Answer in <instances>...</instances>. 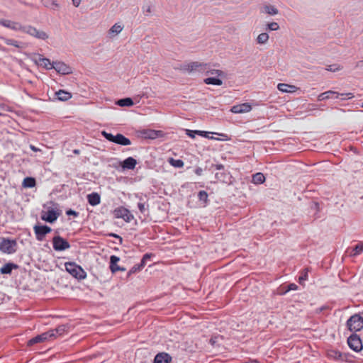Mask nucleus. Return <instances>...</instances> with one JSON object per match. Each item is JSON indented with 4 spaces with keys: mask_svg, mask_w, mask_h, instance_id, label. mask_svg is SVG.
<instances>
[{
    "mask_svg": "<svg viewBox=\"0 0 363 363\" xmlns=\"http://www.w3.org/2000/svg\"><path fill=\"white\" fill-rule=\"evenodd\" d=\"M72 1L73 2L74 6L76 7L79 6V5L81 2V0H72Z\"/></svg>",
    "mask_w": 363,
    "mask_h": 363,
    "instance_id": "052dcab7",
    "label": "nucleus"
},
{
    "mask_svg": "<svg viewBox=\"0 0 363 363\" xmlns=\"http://www.w3.org/2000/svg\"><path fill=\"white\" fill-rule=\"evenodd\" d=\"M52 69L61 74H68L72 73V68L62 62H53Z\"/></svg>",
    "mask_w": 363,
    "mask_h": 363,
    "instance_id": "2eb2a0df",
    "label": "nucleus"
},
{
    "mask_svg": "<svg viewBox=\"0 0 363 363\" xmlns=\"http://www.w3.org/2000/svg\"><path fill=\"white\" fill-rule=\"evenodd\" d=\"M21 32L38 39L45 40L48 38V35L45 32L38 30L36 28L31 26H23Z\"/></svg>",
    "mask_w": 363,
    "mask_h": 363,
    "instance_id": "0eeeda50",
    "label": "nucleus"
},
{
    "mask_svg": "<svg viewBox=\"0 0 363 363\" xmlns=\"http://www.w3.org/2000/svg\"><path fill=\"white\" fill-rule=\"evenodd\" d=\"M169 163L174 167H178V168H181L182 167H184V162L182 160H175L174 158H169Z\"/></svg>",
    "mask_w": 363,
    "mask_h": 363,
    "instance_id": "f704fd0d",
    "label": "nucleus"
},
{
    "mask_svg": "<svg viewBox=\"0 0 363 363\" xmlns=\"http://www.w3.org/2000/svg\"><path fill=\"white\" fill-rule=\"evenodd\" d=\"M153 256L151 253H146L143 255L141 261H140V266L145 267L147 262L150 259V258Z\"/></svg>",
    "mask_w": 363,
    "mask_h": 363,
    "instance_id": "37998d69",
    "label": "nucleus"
},
{
    "mask_svg": "<svg viewBox=\"0 0 363 363\" xmlns=\"http://www.w3.org/2000/svg\"><path fill=\"white\" fill-rule=\"evenodd\" d=\"M0 50L4 51L6 49L0 46Z\"/></svg>",
    "mask_w": 363,
    "mask_h": 363,
    "instance_id": "69168bd1",
    "label": "nucleus"
},
{
    "mask_svg": "<svg viewBox=\"0 0 363 363\" xmlns=\"http://www.w3.org/2000/svg\"><path fill=\"white\" fill-rule=\"evenodd\" d=\"M110 235L112 236V237H114V238H116L117 239H118L120 244L122 243L123 238L121 236H119L118 235H116V234H114V233H111V234H110Z\"/></svg>",
    "mask_w": 363,
    "mask_h": 363,
    "instance_id": "4d7b16f0",
    "label": "nucleus"
},
{
    "mask_svg": "<svg viewBox=\"0 0 363 363\" xmlns=\"http://www.w3.org/2000/svg\"><path fill=\"white\" fill-rule=\"evenodd\" d=\"M191 132H196V130H186L187 135H189L191 138H194L196 134H194V133Z\"/></svg>",
    "mask_w": 363,
    "mask_h": 363,
    "instance_id": "5fc2aeb1",
    "label": "nucleus"
},
{
    "mask_svg": "<svg viewBox=\"0 0 363 363\" xmlns=\"http://www.w3.org/2000/svg\"><path fill=\"white\" fill-rule=\"evenodd\" d=\"M264 11L269 15H277L279 13V10L274 6L272 5H265L263 7Z\"/></svg>",
    "mask_w": 363,
    "mask_h": 363,
    "instance_id": "2f4dec72",
    "label": "nucleus"
},
{
    "mask_svg": "<svg viewBox=\"0 0 363 363\" xmlns=\"http://www.w3.org/2000/svg\"><path fill=\"white\" fill-rule=\"evenodd\" d=\"M54 336L53 331H47L28 340L27 345L28 346H32L36 343L51 340Z\"/></svg>",
    "mask_w": 363,
    "mask_h": 363,
    "instance_id": "6e6552de",
    "label": "nucleus"
},
{
    "mask_svg": "<svg viewBox=\"0 0 363 363\" xmlns=\"http://www.w3.org/2000/svg\"><path fill=\"white\" fill-rule=\"evenodd\" d=\"M123 26L119 23H115L109 30V34L114 36L120 33L123 30Z\"/></svg>",
    "mask_w": 363,
    "mask_h": 363,
    "instance_id": "473e14b6",
    "label": "nucleus"
},
{
    "mask_svg": "<svg viewBox=\"0 0 363 363\" xmlns=\"http://www.w3.org/2000/svg\"><path fill=\"white\" fill-rule=\"evenodd\" d=\"M172 357L166 352H160L157 354L154 359V363H169Z\"/></svg>",
    "mask_w": 363,
    "mask_h": 363,
    "instance_id": "4be33fe9",
    "label": "nucleus"
},
{
    "mask_svg": "<svg viewBox=\"0 0 363 363\" xmlns=\"http://www.w3.org/2000/svg\"><path fill=\"white\" fill-rule=\"evenodd\" d=\"M18 267L13 263H6L1 269L0 272L3 274H11L13 269H17Z\"/></svg>",
    "mask_w": 363,
    "mask_h": 363,
    "instance_id": "b1692460",
    "label": "nucleus"
},
{
    "mask_svg": "<svg viewBox=\"0 0 363 363\" xmlns=\"http://www.w3.org/2000/svg\"><path fill=\"white\" fill-rule=\"evenodd\" d=\"M53 248L56 251H63L70 247L69 243L60 236H55L52 239Z\"/></svg>",
    "mask_w": 363,
    "mask_h": 363,
    "instance_id": "4468645a",
    "label": "nucleus"
},
{
    "mask_svg": "<svg viewBox=\"0 0 363 363\" xmlns=\"http://www.w3.org/2000/svg\"><path fill=\"white\" fill-rule=\"evenodd\" d=\"M362 107H363V102H362Z\"/></svg>",
    "mask_w": 363,
    "mask_h": 363,
    "instance_id": "338daca9",
    "label": "nucleus"
},
{
    "mask_svg": "<svg viewBox=\"0 0 363 363\" xmlns=\"http://www.w3.org/2000/svg\"><path fill=\"white\" fill-rule=\"evenodd\" d=\"M339 96H340V93L335 91L329 90V91H327L320 94L318 96V101H324V100H327V99H333V98L337 99V98H339Z\"/></svg>",
    "mask_w": 363,
    "mask_h": 363,
    "instance_id": "412c9836",
    "label": "nucleus"
},
{
    "mask_svg": "<svg viewBox=\"0 0 363 363\" xmlns=\"http://www.w3.org/2000/svg\"><path fill=\"white\" fill-rule=\"evenodd\" d=\"M143 267V266H140V263L138 264H135L128 272L127 278L129 277L132 274H135L140 271Z\"/></svg>",
    "mask_w": 363,
    "mask_h": 363,
    "instance_id": "58836bf2",
    "label": "nucleus"
},
{
    "mask_svg": "<svg viewBox=\"0 0 363 363\" xmlns=\"http://www.w3.org/2000/svg\"><path fill=\"white\" fill-rule=\"evenodd\" d=\"M279 29V26L276 22H272V23H267V30H277Z\"/></svg>",
    "mask_w": 363,
    "mask_h": 363,
    "instance_id": "c03bdc74",
    "label": "nucleus"
},
{
    "mask_svg": "<svg viewBox=\"0 0 363 363\" xmlns=\"http://www.w3.org/2000/svg\"><path fill=\"white\" fill-rule=\"evenodd\" d=\"M0 26L16 32H21L23 27V25L20 22L6 18H0Z\"/></svg>",
    "mask_w": 363,
    "mask_h": 363,
    "instance_id": "9b49d317",
    "label": "nucleus"
},
{
    "mask_svg": "<svg viewBox=\"0 0 363 363\" xmlns=\"http://www.w3.org/2000/svg\"><path fill=\"white\" fill-rule=\"evenodd\" d=\"M298 289V286L296 284L291 283L286 286V291H295Z\"/></svg>",
    "mask_w": 363,
    "mask_h": 363,
    "instance_id": "8fccbe9b",
    "label": "nucleus"
},
{
    "mask_svg": "<svg viewBox=\"0 0 363 363\" xmlns=\"http://www.w3.org/2000/svg\"><path fill=\"white\" fill-rule=\"evenodd\" d=\"M278 89L284 93H291L296 91V87L294 85L280 83L277 86Z\"/></svg>",
    "mask_w": 363,
    "mask_h": 363,
    "instance_id": "5701e85b",
    "label": "nucleus"
},
{
    "mask_svg": "<svg viewBox=\"0 0 363 363\" xmlns=\"http://www.w3.org/2000/svg\"><path fill=\"white\" fill-rule=\"evenodd\" d=\"M194 172L196 174L201 176L203 174V169L201 167H198L195 169Z\"/></svg>",
    "mask_w": 363,
    "mask_h": 363,
    "instance_id": "864d4df0",
    "label": "nucleus"
},
{
    "mask_svg": "<svg viewBox=\"0 0 363 363\" xmlns=\"http://www.w3.org/2000/svg\"><path fill=\"white\" fill-rule=\"evenodd\" d=\"M59 216V213H57L54 209L48 210L47 212H45L41 216V219L48 223L55 222Z\"/></svg>",
    "mask_w": 363,
    "mask_h": 363,
    "instance_id": "a211bd4d",
    "label": "nucleus"
},
{
    "mask_svg": "<svg viewBox=\"0 0 363 363\" xmlns=\"http://www.w3.org/2000/svg\"><path fill=\"white\" fill-rule=\"evenodd\" d=\"M207 67L208 64L206 63L192 62L190 63L181 65L179 69L184 72H187L189 73H191L194 71L202 72L207 69Z\"/></svg>",
    "mask_w": 363,
    "mask_h": 363,
    "instance_id": "20e7f679",
    "label": "nucleus"
},
{
    "mask_svg": "<svg viewBox=\"0 0 363 363\" xmlns=\"http://www.w3.org/2000/svg\"><path fill=\"white\" fill-rule=\"evenodd\" d=\"M269 39V35L267 33H260L257 38V42L259 44H264Z\"/></svg>",
    "mask_w": 363,
    "mask_h": 363,
    "instance_id": "4c0bfd02",
    "label": "nucleus"
},
{
    "mask_svg": "<svg viewBox=\"0 0 363 363\" xmlns=\"http://www.w3.org/2000/svg\"><path fill=\"white\" fill-rule=\"evenodd\" d=\"M67 213L69 214H69H74V215L76 214V213L74 211H72V210L68 211L67 212Z\"/></svg>",
    "mask_w": 363,
    "mask_h": 363,
    "instance_id": "0e129e2a",
    "label": "nucleus"
},
{
    "mask_svg": "<svg viewBox=\"0 0 363 363\" xmlns=\"http://www.w3.org/2000/svg\"><path fill=\"white\" fill-rule=\"evenodd\" d=\"M35 184V179L33 177H26L23 181V186L26 188H33Z\"/></svg>",
    "mask_w": 363,
    "mask_h": 363,
    "instance_id": "c756f323",
    "label": "nucleus"
},
{
    "mask_svg": "<svg viewBox=\"0 0 363 363\" xmlns=\"http://www.w3.org/2000/svg\"><path fill=\"white\" fill-rule=\"evenodd\" d=\"M342 69V67L340 66V65L333 64V65H328L327 67V68H326V70L335 72H337V71H340Z\"/></svg>",
    "mask_w": 363,
    "mask_h": 363,
    "instance_id": "ea45409f",
    "label": "nucleus"
},
{
    "mask_svg": "<svg viewBox=\"0 0 363 363\" xmlns=\"http://www.w3.org/2000/svg\"><path fill=\"white\" fill-rule=\"evenodd\" d=\"M67 272L73 276L74 278L78 279H84L86 277V272L79 265L74 262H67L65 264Z\"/></svg>",
    "mask_w": 363,
    "mask_h": 363,
    "instance_id": "7ed1b4c3",
    "label": "nucleus"
},
{
    "mask_svg": "<svg viewBox=\"0 0 363 363\" xmlns=\"http://www.w3.org/2000/svg\"><path fill=\"white\" fill-rule=\"evenodd\" d=\"M35 62L40 67L45 68L46 69H52V62L48 58L43 57L42 55H38L35 58Z\"/></svg>",
    "mask_w": 363,
    "mask_h": 363,
    "instance_id": "6ab92c4d",
    "label": "nucleus"
},
{
    "mask_svg": "<svg viewBox=\"0 0 363 363\" xmlns=\"http://www.w3.org/2000/svg\"><path fill=\"white\" fill-rule=\"evenodd\" d=\"M252 110V106L249 103L237 104L231 107L230 111L234 113H243L250 112Z\"/></svg>",
    "mask_w": 363,
    "mask_h": 363,
    "instance_id": "dca6fc26",
    "label": "nucleus"
},
{
    "mask_svg": "<svg viewBox=\"0 0 363 363\" xmlns=\"http://www.w3.org/2000/svg\"><path fill=\"white\" fill-rule=\"evenodd\" d=\"M120 258L116 255H111L110 257V270L112 273H116L118 271L125 272L126 269L123 267L118 265Z\"/></svg>",
    "mask_w": 363,
    "mask_h": 363,
    "instance_id": "f3484780",
    "label": "nucleus"
},
{
    "mask_svg": "<svg viewBox=\"0 0 363 363\" xmlns=\"http://www.w3.org/2000/svg\"><path fill=\"white\" fill-rule=\"evenodd\" d=\"M212 168H215L217 170H223L224 169V165L222 164H211L209 167L208 169L211 171L212 170Z\"/></svg>",
    "mask_w": 363,
    "mask_h": 363,
    "instance_id": "de8ad7c7",
    "label": "nucleus"
},
{
    "mask_svg": "<svg viewBox=\"0 0 363 363\" xmlns=\"http://www.w3.org/2000/svg\"><path fill=\"white\" fill-rule=\"evenodd\" d=\"M115 104L121 107H130L134 104L133 99L130 97L118 99L116 101Z\"/></svg>",
    "mask_w": 363,
    "mask_h": 363,
    "instance_id": "393cba45",
    "label": "nucleus"
},
{
    "mask_svg": "<svg viewBox=\"0 0 363 363\" xmlns=\"http://www.w3.org/2000/svg\"><path fill=\"white\" fill-rule=\"evenodd\" d=\"M208 195L206 191L201 190L198 193V198L200 201H203L205 204H207L208 199Z\"/></svg>",
    "mask_w": 363,
    "mask_h": 363,
    "instance_id": "e433bc0d",
    "label": "nucleus"
},
{
    "mask_svg": "<svg viewBox=\"0 0 363 363\" xmlns=\"http://www.w3.org/2000/svg\"><path fill=\"white\" fill-rule=\"evenodd\" d=\"M113 215L117 218H123L125 222H130L134 218L130 211L123 206L116 208L113 211Z\"/></svg>",
    "mask_w": 363,
    "mask_h": 363,
    "instance_id": "1a4fd4ad",
    "label": "nucleus"
},
{
    "mask_svg": "<svg viewBox=\"0 0 363 363\" xmlns=\"http://www.w3.org/2000/svg\"><path fill=\"white\" fill-rule=\"evenodd\" d=\"M101 135L109 142L113 143L117 145L122 146H128L131 145V141L129 138L125 137L121 133H117L113 135L111 133H108L105 130L101 131Z\"/></svg>",
    "mask_w": 363,
    "mask_h": 363,
    "instance_id": "f03ea898",
    "label": "nucleus"
},
{
    "mask_svg": "<svg viewBox=\"0 0 363 363\" xmlns=\"http://www.w3.org/2000/svg\"><path fill=\"white\" fill-rule=\"evenodd\" d=\"M206 84H212L216 86H220L223 84V81L217 77H208L203 80Z\"/></svg>",
    "mask_w": 363,
    "mask_h": 363,
    "instance_id": "cd10ccee",
    "label": "nucleus"
},
{
    "mask_svg": "<svg viewBox=\"0 0 363 363\" xmlns=\"http://www.w3.org/2000/svg\"><path fill=\"white\" fill-rule=\"evenodd\" d=\"M282 291L280 292V294L284 295L288 293L289 291H286V286L282 287Z\"/></svg>",
    "mask_w": 363,
    "mask_h": 363,
    "instance_id": "680f3d73",
    "label": "nucleus"
},
{
    "mask_svg": "<svg viewBox=\"0 0 363 363\" xmlns=\"http://www.w3.org/2000/svg\"><path fill=\"white\" fill-rule=\"evenodd\" d=\"M0 39L4 40V42L8 45H12L16 48H21L20 43L16 40L7 38L3 36H0Z\"/></svg>",
    "mask_w": 363,
    "mask_h": 363,
    "instance_id": "7c9ffc66",
    "label": "nucleus"
},
{
    "mask_svg": "<svg viewBox=\"0 0 363 363\" xmlns=\"http://www.w3.org/2000/svg\"><path fill=\"white\" fill-rule=\"evenodd\" d=\"M308 268L303 269L301 272V276L298 278V282L301 285H304V281L308 279Z\"/></svg>",
    "mask_w": 363,
    "mask_h": 363,
    "instance_id": "72a5a7b5",
    "label": "nucleus"
},
{
    "mask_svg": "<svg viewBox=\"0 0 363 363\" xmlns=\"http://www.w3.org/2000/svg\"><path fill=\"white\" fill-rule=\"evenodd\" d=\"M215 178L217 181L226 183V179L228 178V174L225 172H217L215 174Z\"/></svg>",
    "mask_w": 363,
    "mask_h": 363,
    "instance_id": "c9c22d12",
    "label": "nucleus"
},
{
    "mask_svg": "<svg viewBox=\"0 0 363 363\" xmlns=\"http://www.w3.org/2000/svg\"><path fill=\"white\" fill-rule=\"evenodd\" d=\"M86 199H87L88 203L89 204H91V194L86 195Z\"/></svg>",
    "mask_w": 363,
    "mask_h": 363,
    "instance_id": "e2e57ef3",
    "label": "nucleus"
},
{
    "mask_svg": "<svg viewBox=\"0 0 363 363\" xmlns=\"http://www.w3.org/2000/svg\"><path fill=\"white\" fill-rule=\"evenodd\" d=\"M327 356L331 359L342 362L348 361L350 354L347 353H342L336 350H329L327 352Z\"/></svg>",
    "mask_w": 363,
    "mask_h": 363,
    "instance_id": "ddd939ff",
    "label": "nucleus"
},
{
    "mask_svg": "<svg viewBox=\"0 0 363 363\" xmlns=\"http://www.w3.org/2000/svg\"><path fill=\"white\" fill-rule=\"evenodd\" d=\"M348 346L355 352H359L362 350L363 345L359 336L355 333L352 334L347 338Z\"/></svg>",
    "mask_w": 363,
    "mask_h": 363,
    "instance_id": "9d476101",
    "label": "nucleus"
},
{
    "mask_svg": "<svg viewBox=\"0 0 363 363\" xmlns=\"http://www.w3.org/2000/svg\"><path fill=\"white\" fill-rule=\"evenodd\" d=\"M41 3L44 6L52 9H56L59 7V5L55 0H41Z\"/></svg>",
    "mask_w": 363,
    "mask_h": 363,
    "instance_id": "c85d7f7f",
    "label": "nucleus"
},
{
    "mask_svg": "<svg viewBox=\"0 0 363 363\" xmlns=\"http://www.w3.org/2000/svg\"><path fill=\"white\" fill-rule=\"evenodd\" d=\"M143 12L150 13L151 12V6H143Z\"/></svg>",
    "mask_w": 363,
    "mask_h": 363,
    "instance_id": "13d9d810",
    "label": "nucleus"
},
{
    "mask_svg": "<svg viewBox=\"0 0 363 363\" xmlns=\"http://www.w3.org/2000/svg\"><path fill=\"white\" fill-rule=\"evenodd\" d=\"M363 251V243L359 242L353 248V255H358Z\"/></svg>",
    "mask_w": 363,
    "mask_h": 363,
    "instance_id": "79ce46f5",
    "label": "nucleus"
},
{
    "mask_svg": "<svg viewBox=\"0 0 363 363\" xmlns=\"http://www.w3.org/2000/svg\"><path fill=\"white\" fill-rule=\"evenodd\" d=\"M194 134H196V135H199L200 136H202V137H205V138H210L208 136V134L210 133L209 132H207V131H203V130H196V132H193Z\"/></svg>",
    "mask_w": 363,
    "mask_h": 363,
    "instance_id": "09e8293b",
    "label": "nucleus"
},
{
    "mask_svg": "<svg viewBox=\"0 0 363 363\" xmlns=\"http://www.w3.org/2000/svg\"><path fill=\"white\" fill-rule=\"evenodd\" d=\"M138 208H139L140 211L142 213H143L145 211V203H138Z\"/></svg>",
    "mask_w": 363,
    "mask_h": 363,
    "instance_id": "3c124183",
    "label": "nucleus"
},
{
    "mask_svg": "<svg viewBox=\"0 0 363 363\" xmlns=\"http://www.w3.org/2000/svg\"><path fill=\"white\" fill-rule=\"evenodd\" d=\"M207 73H210L211 74H217L218 77H223L225 75L224 72L219 69H211L207 71Z\"/></svg>",
    "mask_w": 363,
    "mask_h": 363,
    "instance_id": "49530a36",
    "label": "nucleus"
},
{
    "mask_svg": "<svg viewBox=\"0 0 363 363\" xmlns=\"http://www.w3.org/2000/svg\"><path fill=\"white\" fill-rule=\"evenodd\" d=\"M30 149L31 150H33V152H38V151H41L40 149L36 147L35 146H34L33 145H30Z\"/></svg>",
    "mask_w": 363,
    "mask_h": 363,
    "instance_id": "bf43d9fd",
    "label": "nucleus"
},
{
    "mask_svg": "<svg viewBox=\"0 0 363 363\" xmlns=\"http://www.w3.org/2000/svg\"><path fill=\"white\" fill-rule=\"evenodd\" d=\"M49 331H53L55 336L52 337V340L55 339L58 335H61L62 332L64 331V328L62 327H58L53 330H50Z\"/></svg>",
    "mask_w": 363,
    "mask_h": 363,
    "instance_id": "a18cd8bd",
    "label": "nucleus"
},
{
    "mask_svg": "<svg viewBox=\"0 0 363 363\" xmlns=\"http://www.w3.org/2000/svg\"><path fill=\"white\" fill-rule=\"evenodd\" d=\"M18 249L17 241L9 238H1L0 242V251L4 254L11 255L16 252Z\"/></svg>",
    "mask_w": 363,
    "mask_h": 363,
    "instance_id": "f257e3e1",
    "label": "nucleus"
},
{
    "mask_svg": "<svg viewBox=\"0 0 363 363\" xmlns=\"http://www.w3.org/2000/svg\"><path fill=\"white\" fill-rule=\"evenodd\" d=\"M137 160L132 157H129L123 161L120 162V165L123 169L133 170L135 168Z\"/></svg>",
    "mask_w": 363,
    "mask_h": 363,
    "instance_id": "aec40b11",
    "label": "nucleus"
},
{
    "mask_svg": "<svg viewBox=\"0 0 363 363\" xmlns=\"http://www.w3.org/2000/svg\"><path fill=\"white\" fill-rule=\"evenodd\" d=\"M265 182V177L261 172H257L252 175V182L255 184H261Z\"/></svg>",
    "mask_w": 363,
    "mask_h": 363,
    "instance_id": "bb28decb",
    "label": "nucleus"
},
{
    "mask_svg": "<svg viewBox=\"0 0 363 363\" xmlns=\"http://www.w3.org/2000/svg\"><path fill=\"white\" fill-rule=\"evenodd\" d=\"M340 96H345V97H347V99H352L354 97V94L352 93H342V94H340Z\"/></svg>",
    "mask_w": 363,
    "mask_h": 363,
    "instance_id": "603ef678",
    "label": "nucleus"
},
{
    "mask_svg": "<svg viewBox=\"0 0 363 363\" xmlns=\"http://www.w3.org/2000/svg\"><path fill=\"white\" fill-rule=\"evenodd\" d=\"M137 135L143 139L154 140L163 136L162 130H155L152 129H142L137 131Z\"/></svg>",
    "mask_w": 363,
    "mask_h": 363,
    "instance_id": "423d86ee",
    "label": "nucleus"
},
{
    "mask_svg": "<svg viewBox=\"0 0 363 363\" xmlns=\"http://www.w3.org/2000/svg\"><path fill=\"white\" fill-rule=\"evenodd\" d=\"M33 230L36 240L38 241H43L45 239L46 235L52 231V229L48 225H35L33 227Z\"/></svg>",
    "mask_w": 363,
    "mask_h": 363,
    "instance_id": "f8f14e48",
    "label": "nucleus"
},
{
    "mask_svg": "<svg viewBox=\"0 0 363 363\" xmlns=\"http://www.w3.org/2000/svg\"><path fill=\"white\" fill-rule=\"evenodd\" d=\"M347 326L350 331H360L363 328V318L359 314L352 315L347 321Z\"/></svg>",
    "mask_w": 363,
    "mask_h": 363,
    "instance_id": "39448f33",
    "label": "nucleus"
},
{
    "mask_svg": "<svg viewBox=\"0 0 363 363\" xmlns=\"http://www.w3.org/2000/svg\"><path fill=\"white\" fill-rule=\"evenodd\" d=\"M101 197L98 193L92 192V206L100 203Z\"/></svg>",
    "mask_w": 363,
    "mask_h": 363,
    "instance_id": "a19ab883",
    "label": "nucleus"
},
{
    "mask_svg": "<svg viewBox=\"0 0 363 363\" xmlns=\"http://www.w3.org/2000/svg\"><path fill=\"white\" fill-rule=\"evenodd\" d=\"M55 94H56L57 99L60 101H67L69 99H71V97H72L71 93L66 91L65 90H59L58 91L56 92Z\"/></svg>",
    "mask_w": 363,
    "mask_h": 363,
    "instance_id": "a878e982",
    "label": "nucleus"
},
{
    "mask_svg": "<svg viewBox=\"0 0 363 363\" xmlns=\"http://www.w3.org/2000/svg\"><path fill=\"white\" fill-rule=\"evenodd\" d=\"M311 208L318 211L319 209V203L318 202H313L311 205Z\"/></svg>",
    "mask_w": 363,
    "mask_h": 363,
    "instance_id": "6e6d98bb",
    "label": "nucleus"
}]
</instances>
